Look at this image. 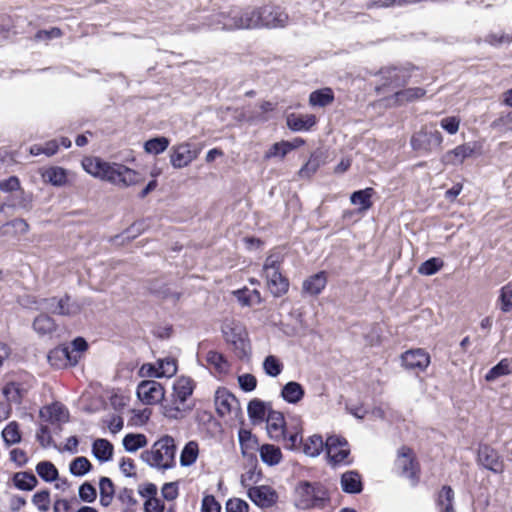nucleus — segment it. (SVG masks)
I'll return each mask as SVG.
<instances>
[{
	"label": "nucleus",
	"instance_id": "3",
	"mask_svg": "<svg viewBox=\"0 0 512 512\" xmlns=\"http://www.w3.org/2000/svg\"><path fill=\"white\" fill-rule=\"evenodd\" d=\"M176 444L170 435H163L150 450L142 453V459L151 467L168 470L175 465Z\"/></svg>",
	"mask_w": 512,
	"mask_h": 512
},
{
	"label": "nucleus",
	"instance_id": "47",
	"mask_svg": "<svg viewBox=\"0 0 512 512\" xmlns=\"http://www.w3.org/2000/svg\"><path fill=\"white\" fill-rule=\"evenodd\" d=\"M510 373V361L504 358L487 372L485 375V380L488 382H493L499 377L509 375Z\"/></svg>",
	"mask_w": 512,
	"mask_h": 512
},
{
	"label": "nucleus",
	"instance_id": "30",
	"mask_svg": "<svg viewBox=\"0 0 512 512\" xmlns=\"http://www.w3.org/2000/svg\"><path fill=\"white\" fill-rule=\"evenodd\" d=\"M113 445L106 439H96L92 444V453L100 462H108L113 456Z\"/></svg>",
	"mask_w": 512,
	"mask_h": 512
},
{
	"label": "nucleus",
	"instance_id": "40",
	"mask_svg": "<svg viewBox=\"0 0 512 512\" xmlns=\"http://www.w3.org/2000/svg\"><path fill=\"white\" fill-rule=\"evenodd\" d=\"M303 442V452L310 457H317L323 451L325 443L320 435H311Z\"/></svg>",
	"mask_w": 512,
	"mask_h": 512
},
{
	"label": "nucleus",
	"instance_id": "49",
	"mask_svg": "<svg viewBox=\"0 0 512 512\" xmlns=\"http://www.w3.org/2000/svg\"><path fill=\"white\" fill-rule=\"evenodd\" d=\"M238 301L244 306H254L261 303V295L257 290L242 289L235 292Z\"/></svg>",
	"mask_w": 512,
	"mask_h": 512
},
{
	"label": "nucleus",
	"instance_id": "55",
	"mask_svg": "<svg viewBox=\"0 0 512 512\" xmlns=\"http://www.w3.org/2000/svg\"><path fill=\"white\" fill-rule=\"evenodd\" d=\"M160 376L170 378L177 372V362L172 357H165L157 360Z\"/></svg>",
	"mask_w": 512,
	"mask_h": 512
},
{
	"label": "nucleus",
	"instance_id": "12",
	"mask_svg": "<svg viewBox=\"0 0 512 512\" xmlns=\"http://www.w3.org/2000/svg\"><path fill=\"white\" fill-rule=\"evenodd\" d=\"M199 155V150L191 143L174 145L170 150V163L176 169L190 165Z\"/></svg>",
	"mask_w": 512,
	"mask_h": 512
},
{
	"label": "nucleus",
	"instance_id": "53",
	"mask_svg": "<svg viewBox=\"0 0 512 512\" xmlns=\"http://www.w3.org/2000/svg\"><path fill=\"white\" fill-rule=\"evenodd\" d=\"M2 437L7 445L17 444L21 441L19 425L16 422H10L2 431Z\"/></svg>",
	"mask_w": 512,
	"mask_h": 512
},
{
	"label": "nucleus",
	"instance_id": "56",
	"mask_svg": "<svg viewBox=\"0 0 512 512\" xmlns=\"http://www.w3.org/2000/svg\"><path fill=\"white\" fill-rule=\"evenodd\" d=\"M90 468H91L90 461L86 457H83V456L75 458L70 463V467H69L71 474H73L74 476H83L89 472Z\"/></svg>",
	"mask_w": 512,
	"mask_h": 512
},
{
	"label": "nucleus",
	"instance_id": "18",
	"mask_svg": "<svg viewBox=\"0 0 512 512\" xmlns=\"http://www.w3.org/2000/svg\"><path fill=\"white\" fill-rule=\"evenodd\" d=\"M32 328L39 337L51 338L56 333L58 325L52 317L47 315L44 311H41V313L34 318Z\"/></svg>",
	"mask_w": 512,
	"mask_h": 512
},
{
	"label": "nucleus",
	"instance_id": "11",
	"mask_svg": "<svg viewBox=\"0 0 512 512\" xmlns=\"http://www.w3.org/2000/svg\"><path fill=\"white\" fill-rule=\"evenodd\" d=\"M192 410L189 401L169 394L161 404V414L169 420H181Z\"/></svg>",
	"mask_w": 512,
	"mask_h": 512
},
{
	"label": "nucleus",
	"instance_id": "54",
	"mask_svg": "<svg viewBox=\"0 0 512 512\" xmlns=\"http://www.w3.org/2000/svg\"><path fill=\"white\" fill-rule=\"evenodd\" d=\"M499 308L502 312L508 313L512 310V285H504L499 292Z\"/></svg>",
	"mask_w": 512,
	"mask_h": 512
},
{
	"label": "nucleus",
	"instance_id": "15",
	"mask_svg": "<svg viewBox=\"0 0 512 512\" xmlns=\"http://www.w3.org/2000/svg\"><path fill=\"white\" fill-rule=\"evenodd\" d=\"M442 142V134L436 129L429 130L428 128L422 129L411 139V144L415 150H431L432 148H439Z\"/></svg>",
	"mask_w": 512,
	"mask_h": 512
},
{
	"label": "nucleus",
	"instance_id": "62",
	"mask_svg": "<svg viewBox=\"0 0 512 512\" xmlns=\"http://www.w3.org/2000/svg\"><path fill=\"white\" fill-rule=\"evenodd\" d=\"M440 126L447 133H449L451 135L456 134L459 130L460 119L455 116L445 117V118L441 119Z\"/></svg>",
	"mask_w": 512,
	"mask_h": 512
},
{
	"label": "nucleus",
	"instance_id": "57",
	"mask_svg": "<svg viewBox=\"0 0 512 512\" xmlns=\"http://www.w3.org/2000/svg\"><path fill=\"white\" fill-rule=\"evenodd\" d=\"M282 255L279 252L271 253L265 260L263 266L264 275L272 274L271 271H279Z\"/></svg>",
	"mask_w": 512,
	"mask_h": 512
},
{
	"label": "nucleus",
	"instance_id": "60",
	"mask_svg": "<svg viewBox=\"0 0 512 512\" xmlns=\"http://www.w3.org/2000/svg\"><path fill=\"white\" fill-rule=\"evenodd\" d=\"M238 383L243 391L251 392L257 386V379L254 375L245 373L238 376Z\"/></svg>",
	"mask_w": 512,
	"mask_h": 512
},
{
	"label": "nucleus",
	"instance_id": "42",
	"mask_svg": "<svg viewBox=\"0 0 512 512\" xmlns=\"http://www.w3.org/2000/svg\"><path fill=\"white\" fill-rule=\"evenodd\" d=\"M372 192L373 190L371 188L354 192L350 197L351 203L357 206L358 210L361 212L368 210L372 205Z\"/></svg>",
	"mask_w": 512,
	"mask_h": 512
},
{
	"label": "nucleus",
	"instance_id": "59",
	"mask_svg": "<svg viewBox=\"0 0 512 512\" xmlns=\"http://www.w3.org/2000/svg\"><path fill=\"white\" fill-rule=\"evenodd\" d=\"M226 511L227 512H249L248 503L241 498H230L226 502Z\"/></svg>",
	"mask_w": 512,
	"mask_h": 512
},
{
	"label": "nucleus",
	"instance_id": "28",
	"mask_svg": "<svg viewBox=\"0 0 512 512\" xmlns=\"http://www.w3.org/2000/svg\"><path fill=\"white\" fill-rule=\"evenodd\" d=\"M305 395L303 386L295 381L286 383L281 390V397L289 404L299 403Z\"/></svg>",
	"mask_w": 512,
	"mask_h": 512
},
{
	"label": "nucleus",
	"instance_id": "6",
	"mask_svg": "<svg viewBox=\"0 0 512 512\" xmlns=\"http://www.w3.org/2000/svg\"><path fill=\"white\" fill-rule=\"evenodd\" d=\"M325 493L319 487L308 482L300 483L295 490V505L303 510L322 507L325 502Z\"/></svg>",
	"mask_w": 512,
	"mask_h": 512
},
{
	"label": "nucleus",
	"instance_id": "31",
	"mask_svg": "<svg viewBox=\"0 0 512 512\" xmlns=\"http://www.w3.org/2000/svg\"><path fill=\"white\" fill-rule=\"evenodd\" d=\"M271 272L272 274L265 275L271 293L275 296L285 294L289 287L288 281L282 276L280 271Z\"/></svg>",
	"mask_w": 512,
	"mask_h": 512
},
{
	"label": "nucleus",
	"instance_id": "45",
	"mask_svg": "<svg viewBox=\"0 0 512 512\" xmlns=\"http://www.w3.org/2000/svg\"><path fill=\"white\" fill-rule=\"evenodd\" d=\"M333 92L329 88L314 91L310 94L309 102L312 106L324 107L333 101Z\"/></svg>",
	"mask_w": 512,
	"mask_h": 512
},
{
	"label": "nucleus",
	"instance_id": "4",
	"mask_svg": "<svg viewBox=\"0 0 512 512\" xmlns=\"http://www.w3.org/2000/svg\"><path fill=\"white\" fill-rule=\"evenodd\" d=\"M225 341L231 345L234 353L240 359L251 355V342L245 325L235 319H225L221 326Z\"/></svg>",
	"mask_w": 512,
	"mask_h": 512
},
{
	"label": "nucleus",
	"instance_id": "50",
	"mask_svg": "<svg viewBox=\"0 0 512 512\" xmlns=\"http://www.w3.org/2000/svg\"><path fill=\"white\" fill-rule=\"evenodd\" d=\"M263 370L270 377H277L283 371V363L274 355L267 356L263 361Z\"/></svg>",
	"mask_w": 512,
	"mask_h": 512
},
{
	"label": "nucleus",
	"instance_id": "38",
	"mask_svg": "<svg viewBox=\"0 0 512 512\" xmlns=\"http://www.w3.org/2000/svg\"><path fill=\"white\" fill-rule=\"evenodd\" d=\"M241 30L258 29V7H240Z\"/></svg>",
	"mask_w": 512,
	"mask_h": 512
},
{
	"label": "nucleus",
	"instance_id": "26",
	"mask_svg": "<svg viewBox=\"0 0 512 512\" xmlns=\"http://www.w3.org/2000/svg\"><path fill=\"white\" fill-rule=\"evenodd\" d=\"M474 153V148L470 144L459 145L451 151H448L442 161L448 165H458Z\"/></svg>",
	"mask_w": 512,
	"mask_h": 512
},
{
	"label": "nucleus",
	"instance_id": "29",
	"mask_svg": "<svg viewBox=\"0 0 512 512\" xmlns=\"http://www.w3.org/2000/svg\"><path fill=\"white\" fill-rule=\"evenodd\" d=\"M327 284V277L324 272H319L308 277L303 282V291L310 295H318L322 292Z\"/></svg>",
	"mask_w": 512,
	"mask_h": 512
},
{
	"label": "nucleus",
	"instance_id": "52",
	"mask_svg": "<svg viewBox=\"0 0 512 512\" xmlns=\"http://www.w3.org/2000/svg\"><path fill=\"white\" fill-rule=\"evenodd\" d=\"M444 266V262L442 259L437 257H432L425 262H423L419 268L418 272L421 275L432 276L440 271Z\"/></svg>",
	"mask_w": 512,
	"mask_h": 512
},
{
	"label": "nucleus",
	"instance_id": "20",
	"mask_svg": "<svg viewBox=\"0 0 512 512\" xmlns=\"http://www.w3.org/2000/svg\"><path fill=\"white\" fill-rule=\"evenodd\" d=\"M40 417L51 423H65L69 419V412L60 403H53L40 410Z\"/></svg>",
	"mask_w": 512,
	"mask_h": 512
},
{
	"label": "nucleus",
	"instance_id": "10",
	"mask_svg": "<svg viewBox=\"0 0 512 512\" xmlns=\"http://www.w3.org/2000/svg\"><path fill=\"white\" fill-rule=\"evenodd\" d=\"M325 448L330 464L338 465L347 462L350 448L346 439L338 435H331L326 439Z\"/></svg>",
	"mask_w": 512,
	"mask_h": 512
},
{
	"label": "nucleus",
	"instance_id": "64",
	"mask_svg": "<svg viewBox=\"0 0 512 512\" xmlns=\"http://www.w3.org/2000/svg\"><path fill=\"white\" fill-rule=\"evenodd\" d=\"M202 512H220L221 506L212 495H206L202 500Z\"/></svg>",
	"mask_w": 512,
	"mask_h": 512
},
{
	"label": "nucleus",
	"instance_id": "5",
	"mask_svg": "<svg viewBox=\"0 0 512 512\" xmlns=\"http://www.w3.org/2000/svg\"><path fill=\"white\" fill-rule=\"evenodd\" d=\"M36 310L44 311L60 316L73 317L83 309V303L72 299L68 295L62 297L41 298L35 302Z\"/></svg>",
	"mask_w": 512,
	"mask_h": 512
},
{
	"label": "nucleus",
	"instance_id": "61",
	"mask_svg": "<svg viewBox=\"0 0 512 512\" xmlns=\"http://www.w3.org/2000/svg\"><path fill=\"white\" fill-rule=\"evenodd\" d=\"M207 362L218 372L227 370V362L223 359L222 355L217 352H209L207 354Z\"/></svg>",
	"mask_w": 512,
	"mask_h": 512
},
{
	"label": "nucleus",
	"instance_id": "34",
	"mask_svg": "<svg viewBox=\"0 0 512 512\" xmlns=\"http://www.w3.org/2000/svg\"><path fill=\"white\" fill-rule=\"evenodd\" d=\"M27 387L18 382L7 383L3 388V394L6 399L15 404L21 403L22 399L27 394Z\"/></svg>",
	"mask_w": 512,
	"mask_h": 512
},
{
	"label": "nucleus",
	"instance_id": "46",
	"mask_svg": "<svg viewBox=\"0 0 512 512\" xmlns=\"http://www.w3.org/2000/svg\"><path fill=\"white\" fill-rule=\"evenodd\" d=\"M37 474L46 482H53L58 478V470L49 461L39 462L36 466Z\"/></svg>",
	"mask_w": 512,
	"mask_h": 512
},
{
	"label": "nucleus",
	"instance_id": "23",
	"mask_svg": "<svg viewBox=\"0 0 512 512\" xmlns=\"http://www.w3.org/2000/svg\"><path fill=\"white\" fill-rule=\"evenodd\" d=\"M194 388V381L190 377L179 376L173 381L170 394L189 401Z\"/></svg>",
	"mask_w": 512,
	"mask_h": 512
},
{
	"label": "nucleus",
	"instance_id": "48",
	"mask_svg": "<svg viewBox=\"0 0 512 512\" xmlns=\"http://www.w3.org/2000/svg\"><path fill=\"white\" fill-rule=\"evenodd\" d=\"M100 503L103 506L110 505L114 496V485L107 477H102L99 481Z\"/></svg>",
	"mask_w": 512,
	"mask_h": 512
},
{
	"label": "nucleus",
	"instance_id": "41",
	"mask_svg": "<svg viewBox=\"0 0 512 512\" xmlns=\"http://www.w3.org/2000/svg\"><path fill=\"white\" fill-rule=\"evenodd\" d=\"M123 446L127 452L134 453L148 444L144 434L129 433L123 438Z\"/></svg>",
	"mask_w": 512,
	"mask_h": 512
},
{
	"label": "nucleus",
	"instance_id": "7",
	"mask_svg": "<svg viewBox=\"0 0 512 512\" xmlns=\"http://www.w3.org/2000/svg\"><path fill=\"white\" fill-rule=\"evenodd\" d=\"M258 18V29L283 28L289 21V16L284 9L270 4L258 7Z\"/></svg>",
	"mask_w": 512,
	"mask_h": 512
},
{
	"label": "nucleus",
	"instance_id": "24",
	"mask_svg": "<svg viewBox=\"0 0 512 512\" xmlns=\"http://www.w3.org/2000/svg\"><path fill=\"white\" fill-rule=\"evenodd\" d=\"M236 398L226 389H218L215 393V407L217 413L224 417L232 411L236 405Z\"/></svg>",
	"mask_w": 512,
	"mask_h": 512
},
{
	"label": "nucleus",
	"instance_id": "21",
	"mask_svg": "<svg viewBox=\"0 0 512 512\" xmlns=\"http://www.w3.org/2000/svg\"><path fill=\"white\" fill-rule=\"evenodd\" d=\"M305 141L302 138H295L292 141H280L273 144L266 152V158H284L292 150L297 149L304 145Z\"/></svg>",
	"mask_w": 512,
	"mask_h": 512
},
{
	"label": "nucleus",
	"instance_id": "17",
	"mask_svg": "<svg viewBox=\"0 0 512 512\" xmlns=\"http://www.w3.org/2000/svg\"><path fill=\"white\" fill-rule=\"evenodd\" d=\"M48 361L50 365L56 368H63L69 365H76L77 355H73V351H70V347L61 346L50 351Z\"/></svg>",
	"mask_w": 512,
	"mask_h": 512
},
{
	"label": "nucleus",
	"instance_id": "22",
	"mask_svg": "<svg viewBox=\"0 0 512 512\" xmlns=\"http://www.w3.org/2000/svg\"><path fill=\"white\" fill-rule=\"evenodd\" d=\"M69 171L59 166H50L42 170L41 176L44 182L56 187H61L68 182Z\"/></svg>",
	"mask_w": 512,
	"mask_h": 512
},
{
	"label": "nucleus",
	"instance_id": "44",
	"mask_svg": "<svg viewBox=\"0 0 512 512\" xmlns=\"http://www.w3.org/2000/svg\"><path fill=\"white\" fill-rule=\"evenodd\" d=\"M170 141L164 136L155 137L144 143V151L148 154L159 155L169 147Z\"/></svg>",
	"mask_w": 512,
	"mask_h": 512
},
{
	"label": "nucleus",
	"instance_id": "9",
	"mask_svg": "<svg viewBox=\"0 0 512 512\" xmlns=\"http://www.w3.org/2000/svg\"><path fill=\"white\" fill-rule=\"evenodd\" d=\"M240 7L233 6L227 11L213 14L208 26L213 30L234 31L241 30Z\"/></svg>",
	"mask_w": 512,
	"mask_h": 512
},
{
	"label": "nucleus",
	"instance_id": "13",
	"mask_svg": "<svg viewBox=\"0 0 512 512\" xmlns=\"http://www.w3.org/2000/svg\"><path fill=\"white\" fill-rule=\"evenodd\" d=\"M401 362L402 366L408 370L423 372L430 365L431 358L426 350L416 348L404 352L401 355Z\"/></svg>",
	"mask_w": 512,
	"mask_h": 512
},
{
	"label": "nucleus",
	"instance_id": "2",
	"mask_svg": "<svg viewBox=\"0 0 512 512\" xmlns=\"http://www.w3.org/2000/svg\"><path fill=\"white\" fill-rule=\"evenodd\" d=\"M266 430L272 440L286 441V449L296 450L300 447L302 425L298 417L291 418V423L287 424L281 412L269 410L266 417Z\"/></svg>",
	"mask_w": 512,
	"mask_h": 512
},
{
	"label": "nucleus",
	"instance_id": "36",
	"mask_svg": "<svg viewBox=\"0 0 512 512\" xmlns=\"http://www.w3.org/2000/svg\"><path fill=\"white\" fill-rule=\"evenodd\" d=\"M341 487L346 493H359L362 490L360 475L355 471L345 472L341 476Z\"/></svg>",
	"mask_w": 512,
	"mask_h": 512
},
{
	"label": "nucleus",
	"instance_id": "33",
	"mask_svg": "<svg viewBox=\"0 0 512 512\" xmlns=\"http://www.w3.org/2000/svg\"><path fill=\"white\" fill-rule=\"evenodd\" d=\"M483 42L495 48L509 46L512 44V33L504 30L490 31L484 36Z\"/></svg>",
	"mask_w": 512,
	"mask_h": 512
},
{
	"label": "nucleus",
	"instance_id": "51",
	"mask_svg": "<svg viewBox=\"0 0 512 512\" xmlns=\"http://www.w3.org/2000/svg\"><path fill=\"white\" fill-rule=\"evenodd\" d=\"M13 480L14 485L20 490L30 491L37 484L36 477L26 472L16 473Z\"/></svg>",
	"mask_w": 512,
	"mask_h": 512
},
{
	"label": "nucleus",
	"instance_id": "32",
	"mask_svg": "<svg viewBox=\"0 0 512 512\" xmlns=\"http://www.w3.org/2000/svg\"><path fill=\"white\" fill-rule=\"evenodd\" d=\"M425 93L426 91L420 87L407 88L396 92L392 101L394 105H403L422 98Z\"/></svg>",
	"mask_w": 512,
	"mask_h": 512
},
{
	"label": "nucleus",
	"instance_id": "1",
	"mask_svg": "<svg viewBox=\"0 0 512 512\" xmlns=\"http://www.w3.org/2000/svg\"><path fill=\"white\" fill-rule=\"evenodd\" d=\"M81 166L92 177L118 187L136 185L142 180L137 171L121 163L108 162L99 157H84Z\"/></svg>",
	"mask_w": 512,
	"mask_h": 512
},
{
	"label": "nucleus",
	"instance_id": "43",
	"mask_svg": "<svg viewBox=\"0 0 512 512\" xmlns=\"http://www.w3.org/2000/svg\"><path fill=\"white\" fill-rule=\"evenodd\" d=\"M239 442L242 454L244 456H249L258 449V441L255 436L251 434L248 430H240L239 431Z\"/></svg>",
	"mask_w": 512,
	"mask_h": 512
},
{
	"label": "nucleus",
	"instance_id": "16",
	"mask_svg": "<svg viewBox=\"0 0 512 512\" xmlns=\"http://www.w3.org/2000/svg\"><path fill=\"white\" fill-rule=\"evenodd\" d=\"M395 466L404 477L409 479L415 478L417 473V464L415 462L412 449L407 446H402L399 448Z\"/></svg>",
	"mask_w": 512,
	"mask_h": 512
},
{
	"label": "nucleus",
	"instance_id": "14",
	"mask_svg": "<svg viewBox=\"0 0 512 512\" xmlns=\"http://www.w3.org/2000/svg\"><path fill=\"white\" fill-rule=\"evenodd\" d=\"M247 496L256 506L262 509L270 508L278 501L277 492L268 485L249 487Z\"/></svg>",
	"mask_w": 512,
	"mask_h": 512
},
{
	"label": "nucleus",
	"instance_id": "27",
	"mask_svg": "<svg viewBox=\"0 0 512 512\" xmlns=\"http://www.w3.org/2000/svg\"><path fill=\"white\" fill-rule=\"evenodd\" d=\"M261 461L267 466H276L283 459L281 449L273 444H263L258 448Z\"/></svg>",
	"mask_w": 512,
	"mask_h": 512
},
{
	"label": "nucleus",
	"instance_id": "63",
	"mask_svg": "<svg viewBox=\"0 0 512 512\" xmlns=\"http://www.w3.org/2000/svg\"><path fill=\"white\" fill-rule=\"evenodd\" d=\"M260 476V472L256 471L255 469H250L241 475L240 483L242 487L248 490L249 487H254L253 484L259 481Z\"/></svg>",
	"mask_w": 512,
	"mask_h": 512
},
{
	"label": "nucleus",
	"instance_id": "8",
	"mask_svg": "<svg viewBox=\"0 0 512 512\" xmlns=\"http://www.w3.org/2000/svg\"><path fill=\"white\" fill-rule=\"evenodd\" d=\"M164 386L155 380H143L137 385L136 395L144 405L162 404L165 398Z\"/></svg>",
	"mask_w": 512,
	"mask_h": 512
},
{
	"label": "nucleus",
	"instance_id": "35",
	"mask_svg": "<svg viewBox=\"0 0 512 512\" xmlns=\"http://www.w3.org/2000/svg\"><path fill=\"white\" fill-rule=\"evenodd\" d=\"M454 491L450 486H443L438 492L436 504L439 512L454 511Z\"/></svg>",
	"mask_w": 512,
	"mask_h": 512
},
{
	"label": "nucleus",
	"instance_id": "37",
	"mask_svg": "<svg viewBox=\"0 0 512 512\" xmlns=\"http://www.w3.org/2000/svg\"><path fill=\"white\" fill-rule=\"evenodd\" d=\"M199 456V445L195 441H189L185 444L180 453V465L190 467L196 463Z\"/></svg>",
	"mask_w": 512,
	"mask_h": 512
},
{
	"label": "nucleus",
	"instance_id": "58",
	"mask_svg": "<svg viewBox=\"0 0 512 512\" xmlns=\"http://www.w3.org/2000/svg\"><path fill=\"white\" fill-rule=\"evenodd\" d=\"M32 503L37 507L38 510L46 512L50 505V495L48 491H40L34 494Z\"/></svg>",
	"mask_w": 512,
	"mask_h": 512
},
{
	"label": "nucleus",
	"instance_id": "19",
	"mask_svg": "<svg viewBox=\"0 0 512 512\" xmlns=\"http://www.w3.org/2000/svg\"><path fill=\"white\" fill-rule=\"evenodd\" d=\"M478 463L493 472L502 471V462L498 453L489 446H482L478 451Z\"/></svg>",
	"mask_w": 512,
	"mask_h": 512
},
{
	"label": "nucleus",
	"instance_id": "25",
	"mask_svg": "<svg viewBox=\"0 0 512 512\" xmlns=\"http://www.w3.org/2000/svg\"><path fill=\"white\" fill-rule=\"evenodd\" d=\"M289 129L292 131H308L316 124V117L312 114H289L286 119Z\"/></svg>",
	"mask_w": 512,
	"mask_h": 512
},
{
	"label": "nucleus",
	"instance_id": "39",
	"mask_svg": "<svg viewBox=\"0 0 512 512\" xmlns=\"http://www.w3.org/2000/svg\"><path fill=\"white\" fill-rule=\"evenodd\" d=\"M247 412L249 418L254 423H257L264 421L269 411L265 402L259 399H253L248 403Z\"/></svg>",
	"mask_w": 512,
	"mask_h": 512
}]
</instances>
